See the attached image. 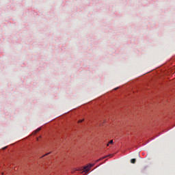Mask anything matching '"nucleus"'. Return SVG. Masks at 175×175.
Here are the masks:
<instances>
[{
	"label": "nucleus",
	"mask_w": 175,
	"mask_h": 175,
	"mask_svg": "<svg viewBox=\"0 0 175 175\" xmlns=\"http://www.w3.org/2000/svg\"><path fill=\"white\" fill-rule=\"evenodd\" d=\"M49 154H51V152H48V153H46V154H44V155L42 156V157H46V155H49Z\"/></svg>",
	"instance_id": "0eeeda50"
},
{
	"label": "nucleus",
	"mask_w": 175,
	"mask_h": 175,
	"mask_svg": "<svg viewBox=\"0 0 175 175\" xmlns=\"http://www.w3.org/2000/svg\"><path fill=\"white\" fill-rule=\"evenodd\" d=\"M109 144H113V140L109 141L107 146H109Z\"/></svg>",
	"instance_id": "20e7f679"
},
{
	"label": "nucleus",
	"mask_w": 175,
	"mask_h": 175,
	"mask_svg": "<svg viewBox=\"0 0 175 175\" xmlns=\"http://www.w3.org/2000/svg\"><path fill=\"white\" fill-rule=\"evenodd\" d=\"M102 159H105V157H103L102 159L97 160L96 162H99V161H102Z\"/></svg>",
	"instance_id": "39448f33"
},
{
	"label": "nucleus",
	"mask_w": 175,
	"mask_h": 175,
	"mask_svg": "<svg viewBox=\"0 0 175 175\" xmlns=\"http://www.w3.org/2000/svg\"><path fill=\"white\" fill-rule=\"evenodd\" d=\"M131 163H136V159H132L131 160Z\"/></svg>",
	"instance_id": "f03ea898"
},
{
	"label": "nucleus",
	"mask_w": 175,
	"mask_h": 175,
	"mask_svg": "<svg viewBox=\"0 0 175 175\" xmlns=\"http://www.w3.org/2000/svg\"><path fill=\"white\" fill-rule=\"evenodd\" d=\"M40 129H42L41 128H38L35 131V133H38V132H39L40 131Z\"/></svg>",
	"instance_id": "7ed1b4c3"
},
{
	"label": "nucleus",
	"mask_w": 175,
	"mask_h": 175,
	"mask_svg": "<svg viewBox=\"0 0 175 175\" xmlns=\"http://www.w3.org/2000/svg\"><path fill=\"white\" fill-rule=\"evenodd\" d=\"M94 164H90L88 166L84 167V168H83L84 173H88V172L90 171L91 167H92L94 166Z\"/></svg>",
	"instance_id": "f257e3e1"
},
{
	"label": "nucleus",
	"mask_w": 175,
	"mask_h": 175,
	"mask_svg": "<svg viewBox=\"0 0 175 175\" xmlns=\"http://www.w3.org/2000/svg\"><path fill=\"white\" fill-rule=\"evenodd\" d=\"M83 121H84V120H79L78 121V123L83 122Z\"/></svg>",
	"instance_id": "423d86ee"
},
{
	"label": "nucleus",
	"mask_w": 175,
	"mask_h": 175,
	"mask_svg": "<svg viewBox=\"0 0 175 175\" xmlns=\"http://www.w3.org/2000/svg\"><path fill=\"white\" fill-rule=\"evenodd\" d=\"M115 90H117V88H115Z\"/></svg>",
	"instance_id": "6e6552de"
}]
</instances>
